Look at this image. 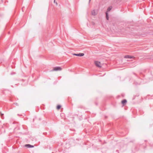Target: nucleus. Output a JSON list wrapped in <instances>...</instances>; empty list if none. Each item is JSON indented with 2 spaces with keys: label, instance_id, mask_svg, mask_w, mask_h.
Returning a JSON list of instances; mask_svg holds the SVG:
<instances>
[{
  "label": "nucleus",
  "instance_id": "nucleus-4",
  "mask_svg": "<svg viewBox=\"0 0 153 153\" xmlns=\"http://www.w3.org/2000/svg\"><path fill=\"white\" fill-rule=\"evenodd\" d=\"M124 58H134V56H131L130 55H126L124 57Z\"/></svg>",
  "mask_w": 153,
  "mask_h": 153
},
{
  "label": "nucleus",
  "instance_id": "nucleus-12",
  "mask_svg": "<svg viewBox=\"0 0 153 153\" xmlns=\"http://www.w3.org/2000/svg\"><path fill=\"white\" fill-rule=\"evenodd\" d=\"M54 2L55 3V0H54Z\"/></svg>",
  "mask_w": 153,
  "mask_h": 153
},
{
  "label": "nucleus",
  "instance_id": "nucleus-2",
  "mask_svg": "<svg viewBox=\"0 0 153 153\" xmlns=\"http://www.w3.org/2000/svg\"><path fill=\"white\" fill-rule=\"evenodd\" d=\"M73 55L77 56H83L84 55V53H74L73 54Z\"/></svg>",
  "mask_w": 153,
  "mask_h": 153
},
{
  "label": "nucleus",
  "instance_id": "nucleus-11",
  "mask_svg": "<svg viewBox=\"0 0 153 153\" xmlns=\"http://www.w3.org/2000/svg\"><path fill=\"white\" fill-rule=\"evenodd\" d=\"M14 104L15 105H18V103H14Z\"/></svg>",
  "mask_w": 153,
  "mask_h": 153
},
{
  "label": "nucleus",
  "instance_id": "nucleus-14",
  "mask_svg": "<svg viewBox=\"0 0 153 153\" xmlns=\"http://www.w3.org/2000/svg\"><path fill=\"white\" fill-rule=\"evenodd\" d=\"M56 5H57V3H56Z\"/></svg>",
  "mask_w": 153,
  "mask_h": 153
},
{
  "label": "nucleus",
  "instance_id": "nucleus-1",
  "mask_svg": "<svg viewBox=\"0 0 153 153\" xmlns=\"http://www.w3.org/2000/svg\"><path fill=\"white\" fill-rule=\"evenodd\" d=\"M62 70V68L60 67H56L54 68L51 71H61Z\"/></svg>",
  "mask_w": 153,
  "mask_h": 153
},
{
  "label": "nucleus",
  "instance_id": "nucleus-13",
  "mask_svg": "<svg viewBox=\"0 0 153 153\" xmlns=\"http://www.w3.org/2000/svg\"><path fill=\"white\" fill-rule=\"evenodd\" d=\"M90 1H91V0H89V2H90Z\"/></svg>",
  "mask_w": 153,
  "mask_h": 153
},
{
  "label": "nucleus",
  "instance_id": "nucleus-6",
  "mask_svg": "<svg viewBox=\"0 0 153 153\" xmlns=\"http://www.w3.org/2000/svg\"><path fill=\"white\" fill-rule=\"evenodd\" d=\"M127 102V100L126 99H124L122 100V103L123 105H124Z\"/></svg>",
  "mask_w": 153,
  "mask_h": 153
},
{
  "label": "nucleus",
  "instance_id": "nucleus-7",
  "mask_svg": "<svg viewBox=\"0 0 153 153\" xmlns=\"http://www.w3.org/2000/svg\"><path fill=\"white\" fill-rule=\"evenodd\" d=\"M112 9V7L111 6L109 7L107 9V10L106 12L109 11Z\"/></svg>",
  "mask_w": 153,
  "mask_h": 153
},
{
  "label": "nucleus",
  "instance_id": "nucleus-8",
  "mask_svg": "<svg viewBox=\"0 0 153 153\" xmlns=\"http://www.w3.org/2000/svg\"><path fill=\"white\" fill-rule=\"evenodd\" d=\"M91 14L92 15L95 16L96 15L95 11L94 10H93L91 12Z\"/></svg>",
  "mask_w": 153,
  "mask_h": 153
},
{
  "label": "nucleus",
  "instance_id": "nucleus-9",
  "mask_svg": "<svg viewBox=\"0 0 153 153\" xmlns=\"http://www.w3.org/2000/svg\"><path fill=\"white\" fill-rule=\"evenodd\" d=\"M105 14H106V19L107 20H108L109 18H108V14L107 13V12H106L105 13Z\"/></svg>",
  "mask_w": 153,
  "mask_h": 153
},
{
  "label": "nucleus",
  "instance_id": "nucleus-3",
  "mask_svg": "<svg viewBox=\"0 0 153 153\" xmlns=\"http://www.w3.org/2000/svg\"><path fill=\"white\" fill-rule=\"evenodd\" d=\"M96 65L98 67L100 68L101 67V66L100 65V62L98 61H95V62Z\"/></svg>",
  "mask_w": 153,
  "mask_h": 153
},
{
  "label": "nucleus",
  "instance_id": "nucleus-5",
  "mask_svg": "<svg viewBox=\"0 0 153 153\" xmlns=\"http://www.w3.org/2000/svg\"><path fill=\"white\" fill-rule=\"evenodd\" d=\"M25 146L28 148H33L34 147V146L33 145H32L29 144L25 145Z\"/></svg>",
  "mask_w": 153,
  "mask_h": 153
},
{
  "label": "nucleus",
  "instance_id": "nucleus-10",
  "mask_svg": "<svg viewBox=\"0 0 153 153\" xmlns=\"http://www.w3.org/2000/svg\"><path fill=\"white\" fill-rule=\"evenodd\" d=\"M61 107V105H58L57 106V109L58 110L60 109Z\"/></svg>",
  "mask_w": 153,
  "mask_h": 153
}]
</instances>
